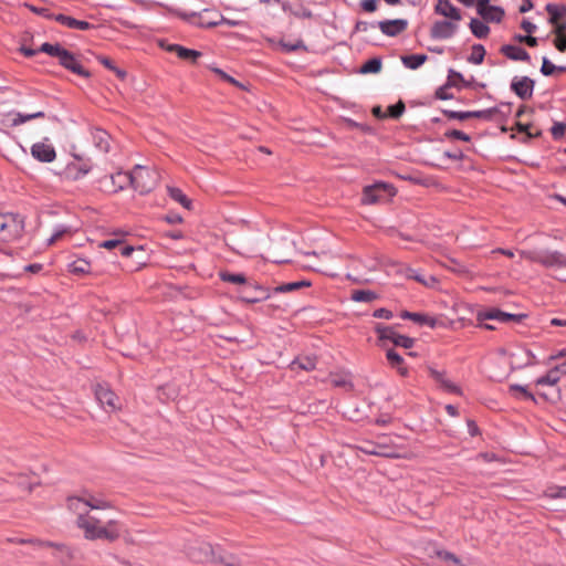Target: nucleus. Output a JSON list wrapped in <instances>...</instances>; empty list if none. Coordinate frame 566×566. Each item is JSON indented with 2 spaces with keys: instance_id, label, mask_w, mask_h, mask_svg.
Instances as JSON below:
<instances>
[{
  "instance_id": "f257e3e1",
  "label": "nucleus",
  "mask_w": 566,
  "mask_h": 566,
  "mask_svg": "<svg viewBox=\"0 0 566 566\" xmlns=\"http://www.w3.org/2000/svg\"><path fill=\"white\" fill-rule=\"evenodd\" d=\"M91 511L87 515L77 517L76 526L83 532L87 541L104 539L114 542L118 539L124 531L123 525L116 520L103 521Z\"/></svg>"
},
{
  "instance_id": "f03ea898",
  "label": "nucleus",
  "mask_w": 566,
  "mask_h": 566,
  "mask_svg": "<svg viewBox=\"0 0 566 566\" xmlns=\"http://www.w3.org/2000/svg\"><path fill=\"white\" fill-rule=\"evenodd\" d=\"M111 505L107 501L101 497H95L92 494H85L83 496H70L67 499V507L74 514L76 518L87 515L91 511L105 510Z\"/></svg>"
},
{
  "instance_id": "7ed1b4c3",
  "label": "nucleus",
  "mask_w": 566,
  "mask_h": 566,
  "mask_svg": "<svg viewBox=\"0 0 566 566\" xmlns=\"http://www.w3.org/2000/svg\"><path fill=\"white\" fill-rule=\"evenodd\" d=\"M24 229L23 220L12 213H0V242H12L19 239Z\"/></svg>"
},
{
  "instance_id": "20e7f679",
  "label": "nucleus",
  "mask_w": 566,
  "mask_h": 566,
  "mask_svg": "<svg viewBox=\"0 0 566 566\" xmlns=\"http://www.w3.org/2000/svg\"><path fill=\"white\" fill-rule=\"evenodd\" d=\"M132 187L140 193L149 192L158 181V172L143 166H135L130 171Z\"/></svg>"
},
{
  "instance_id": "39448f33",
  "label": "nucleus",
  "mask_w": 566,
  "mask_h": 566,
  "mask_svg": "<svg viewBox=\"0 0 566 566\" xmlns=\"http://www.w3.org/2000/svg\"><path fill=\"white\" fill-rule=\"evenodd\" d=\"M396 190L392 185L386 182H376L364 188L361 202L364 205H374L387 200L395 196Z\"/></svg>"
},
{
  "instance_id": "423d86ee",
  "label": "nucleus",
  "mask_w": 566,
  "mask_h": 566,
  "mask_svg": "<svg viewBox=\"0 0 566 566\" xmlns=\"http://www.w3.org/2000/svg\"><path fill=\"white\" fill-rule=\"evenodd\" d=\"M21 544H32L38 547H53L55 549L54 557L62 564L69 565L74 559V552L71 547L64 544H56L52 542H42L39 539H19Z\"/></svg>"
},
{
  "instance_id": "0eeeda50",
  "label": "nucleus",
  "mask_w": 566,
  "mask_h": 566,
  "mask_svg": "<svg viewBox=\"0 0 566 566\" xmlns=\"http://www.w3.org/2000/svg\"><path fill=\"white\" fill-rule=\"evenodd\" d=\"M521 255L547 268H565L566 265V258L558 251H542L536 254L521 252Z\"/></svg>"
},
{
  "instance_id": "6e6552de",
  "label": "nucleus",
  "mask_w": 566,
  "mask_h": 566,
  "mask_svg": "<svg viewBox=\"0 0 566 566\" xmlns=\"http://www.w3.org/2000/svg\"><path fill=\"white\" fill-rule=\"evenodd\" d=\"M460 21L439 20L432 23L430 28V36L434 40L451 39L459 30Z\"/></svg>"
},
{
  "instance_id": "1a4fd4ad",
  "label": "nucleus",
  "mask_w": 566,
  "mask_h": 566,
  "mask_svg": "<svg viewBox=\"0 0 566 566\" xmlns=\"http://www.w3.org/2000/svg\"><path fill=\"white\" fill-rule=\"evenodd\" d=\"M217 549L209 543H196L188 548V556L196 563H208L216 560Z\"/></svg>"
},
{
  "instance_id": "9d476101",
  "label": "nucleus",
  "mask_w": 566,
  "mask_h": 566,
  "mask_svg": "<svg viewBox=\"0 0 566 566\" xmlns=\"http://www.w3.org/2000/svg\"><path fill=\"white\" fill-rule=\"evenodd\" d=\"M95 396L106 411L119 409V398L106 385H97Z\"/></svg>"
},
{
  "instance_id": "9b49d317",
  "label": "nucleus",
  "mask_w": 566,
  "mask_h": 566,
  "mask_svg": "<svg viewBox=\"0 0 566 566\" xmlns=\"http://www.w3.org/2000/svg\"><path fill=\"white\" fill-rule=\"evenodd\" d=\"M31 155L41 163H52L56 157L55 149L48 139L33 144Z\"/></svg>"
},
{
  "instance_id": "f8f14e48",
  "label": "nucleus",
  "mask_w": 566,
  "mask_h": 566,
  "mask_svg": "<svg viewBox=\"0 0 566 566\" xmlns=\"http://www.w3.org/2000/svg\"><path fill=\"white\" fill-rule=\"evenodd\" d=\"M534 81L528 76H515L511 83V90L521 98L528 99L533 95Z\"/></svg>"
},
{
  "instance_id": "ddd939ff",
  "label": "nucleus",
  "mask_w": 566,
  "mask_h": 566,
  "mask_svg": "<svg viewBox=\"0 0 566 566\" xmlns=\"http://www.w3.org/2000/svg\"><path fill=\"white\" fill-rule=\"evenodd\" d=\"M217 12H210L205 10L202 13L192 12L190 14H184V19L190 20L191 22L203 28H213L220 25L219 18H216Z\"/></svg>"
},
{
  "instance_id": "4468645a",
  "label": "nucleus",
  "mask_w": 566,
  "mask_h": 566,
  "mask_svg": "<svg viewBox=\"0 0 566 566\" xmlns=\"http://www.w3.org/2000/svg\"><path fill=\"white\" fill-rule=\"evenodd\" d=\"M92 166L87 160L75 158L65 167L64 174L67 178L76 180L88 174Z\"/></svg>"
},
{
  "instance_id": "2eb2a0df",
  "label": "nucleus",
  "mask_w": 566,
  "mask_h": 566,
  "mask_svg": "<svg viewBox=\"0 0 566 566\" xmlns=\"http://www.w3.org/2000/svg\"><path fill=\"white\" fill-rule=\"evenodd\" d=\"M59 62L63 67L70 70L71 72L80 76H91V73L81 65L76 56L67 50H65V52L62 53V56Z\"/></svg>"
},
{
  "instance_id": "dca6fc26",
  "label": "nucleus",
  "mask_w": 566,
  "mask_h": 566,
  "mask_svg": "<svg viewBox=\"0 0 566 566\" xmlns=\"http://www.w3.org/2000/svg\"><path fill=\"white\" fill-rule=\"evenodd\" d=\"M378 28L387 36H396L408 28L406 19L384 20L378 22Z\"/></svg>"
},
{
  "instance_id": "f3484780",
  "label": "nucleus",
  "mask_w": 566,
  "mask_h": 566,
  "mask_svg": "<svg viewBox=\"0 0 566 566\" xmlns=\"http://www.w3.org/2000/svg\"><path fill=\"white\" fill-rule=\"evenodd\" d=\"M434 12L448 20L461 21V11L454 7L450 0H438L434 6Z\"/></svg>"
},
{
  "instance_id": "a211bd4d",
  "label": "nucleus",
  "mask_w": 566,
  "mask_h": 566,
  "mask_svg": "<svg viewBox=\"0 0 566 566\" xmlns=\"http://www.w3.org/2000/svg\"><path fill=\"white\" fill-rule=\"evenodd\" d=\"M496 112L495 108H489L483 111H473V112H457V111H443L444 115L452 119L464 120L468 118H484L491 119L492 115Z\"/></svg>"
},
{
  "instance_id": "6ab92c4d",
  "label": "nucleus",
  "mask_w": 566,
  "mask_h": 566,
  "mask_svg": "<svg viewBox=\"0 0 566 566\" xmlns=\"http://www.w3.org/2000/svg\"><path fill=\"white\" fill-rule=\"evenodd\" d=\"M430 376L439 384L440 388L447 392L461 395L462 391L459 386L451 381L444 371H440L433 368L429 369Z\"/></svg>"
},
{
  "instance_id": "aec40b11",
  "label": "nucleus",
  "mask_w": 566,
  "mask_h": 566,
  "mask_svg": "<svg viewBox=\"0 0 566 566\" xmlns=\"http://www.w3.org/2000/svg\"><path fill=\"white\" fill-rule=\"evenodd\" d=\"M500 52L512 61L530 62V54L521 46L505 44L502 45Z\"/></svg>"
},
{
  "instance_id": "412c9836",
  "label": "nucleus",
  "mask_w": 566,
  "mask_h": 566,
  "mask_svg": "<svg viewBox=\"0 0 566 566\" xmlns=\"http://www.w3.org/2000/svg\"><path fill=\"white\" fill-rule=\"evenodd\" d=\"M480 317L484 318V319H497L500 322H510V321L520 322L525 317V315L510 314V313L502 312L500 310H490V311L482 313L480 315Z\"/></svg>"
},
{
  "instance_id": "4be33fe9",
  "label": "nucleus",
  "mask_w": 566,
  "mask_h": 566,
  "mask_svg": "<svg viewBox=\"0 0 566 566\" xmlns=\"http://www.w3.org/2000/svg\"><path fill=\"white\" fill-rule=\"evenodd\" d=\"M55 21L60 22L61 24L70 28V29H76V30H88L92 28V24L87 21L77 20L75 18L64 15V14H56L52 17Z\"/></svg>"
},
{
  "instance_id": "5701e85b",
  "label": "nucleus",
  "mask_w": 566,
  "mask_h": 566,
  "mask_svg": "<svg viewBox=\"0 0 566 566\" xmlns=\"http://www.w3.org/2000/svg\"><path fill=\"white\" fill-rule=\"evenodd\" d=\"M401 317L403 319H410L420 325H428L432 328L436 327L437 322H438L437 318H434L432 316H428V315L421 314V313H412V312H408V311H403L401 313Z\"/></svg>"
},
{
  "instance_id": "b1692460",
  "label": "nucleus",
  "mask_w": 566,
  "mask_h": 566,
  "mask_svg": "<svg viewBox=\"0 0 566 566\" xmlns=\"http://www.w3.org/2000/svg\"><path fill=\"white\" fill-rule=\"evenodd\" d=\"M168 51L175 52L178 57L182 60H189L191 62H196L199 56H201V52L184 48L179 44H171L167 46Z\"/></svg>"
},
{
  "instance_id": "393cba45",
  "label": "nucleus",
  "mask_w": 566,
  "mask_h": 566,
  "mask_svg": "<svg viewBox=\"0 0 566 566\" xmlns=\"http://www.w3.org/2000/svg\"><path fill=\"white\" fill-rule=\"evenodd\" d=\"M375 331L378 335L379 345L381 347L386 346V342L389 340L392 344L395 343V337H397L398 333L391 326H385L381 324H377Z\"/></svg>"
},
{
  "instance_id": "a878e982",
  "label": "nucleus",
  "mask_w": 566,
  "mask_h": 566,
  "mask_svg": "<svg viewBox=\"0 0 566 566\" xmlns=\"http://www.w3.org/2000/svg\"><path fill=\"white\" fill-rule=\"evenodd\" d=\"M505 12L503 8L499 6H491L484 11L480 12L479 15L486 22L500 23L504 17Z\"/></svg>"
},
{
  "instance_id": "bb28decb",
  "label": "nucleus",
  "mask_w": 566,
  "mask_h": 566,
  "mask_svg": "<svg viewBox=\"0 0 566 566\" xmlns=\"http://www.w3.org/2000/svg\"><path fill=\"white\" fill-rule=\"evenodd\" d=\"M546 11L549 14V23H558L559 21L566 20V7L560 4L548 3L546 4Z\"/></svg>"
},
{
  "instance_id": "cd10ccee",
  "label": "nucleus",
  "mask_w": 566,
  "mask_h": 566,
  "mask_svg": "<svg viewBox=\"0 0 566 566\" xmlns=\"http://www.w3.org/2000/svg\"><path fill=\"white\" fill-rule=\"evenodd\" d=\"M386 357L391 367L396 368L401 376H406L408 374V369L403 365V358L394 349H387Z\"/></svg>"
},
{
  "instance_id": "c85d7f7f",
  "label": "nucleus",
  "mask_w": 566,
  "mask_h": 566,
  "mask_svg": "<svg viewBox=\"0 0 566 566\" xmlns=\"http://www.w3.org/2000/svg\"><path fill=\"white\" fill-rule=\"evenodd\" d=\"M116 247H120V253L124 256H129L132 254V252L134 251V247L122 245V241L118 239L105 240L99 243V248L107 249V250H112Z\"/></svg>"
},
{
  "instance_id": "c756f323",
  "label": "nucleus",
  "mask_w": 566,
  "mask_h": 566,
  "mask_svg": "<svg viewBox=\"0 0 566 566\" xmlns=\"http://www.w3.org/2000/svg\"><path fill=\"white\" fill-rule=\"evenodd\" d=\"M93 139H94L96 147L99 150H102L104 153H107L109 150V135L105 130L96 129L93 133Z\"/></svg>"
},
{
  "instance_id": "7c9ffc66",
  "label": "nucleus",
  "mask_w": 566,
  "mask_h": 566,
  "mask_svg": "<svg viewBox=\"0 0 566 566\" xmlns=\"http://www.w3.org/2000/svg\"><path fill=\"white\" fill-rule=\"evenodd\" d=\"M426 61H427V55H424V54H411V55H405L401 57L402 64L410 70H417Z\"/></svg>"
},
{
  "instance_id": "2f4dec72",
  "label": "nucleus",
  "mask_w": 566,
  "mask_h": 566,
  "mask_svg": "<svg viewBox=\"0 0 566 566\" xmlns=\"http://www.w3.org/2000/svg\"><path fill=\"white\" fill-rule=\"evenodd\" d=\"M169 197L180 203L186 209H191V200L179 189L176 187H168Z\"/></svg>"
},
{
  "instance_id": "473e14b6",
  "label": "nucleus",
  "mask_w": 566,
  "mask_h": 566,
  "mask_svg": "<svg viewBox=\"0 0 566 566\" xmlns=\"http://www.w3.org/2000/svg\"><path fill=\"white\" fill-rule=\"evenodd\" d=\"M469 27L471 32L479 39L486 38L490 33V28L479 19H471Z\"/></svg>"
},
{
  "instance_id": "72a5a7b5",
  "label": "nucleus",
  "mask_w": 566,
  "mask_h": 566,
  "mask_svg": "<svg viewBox=\"0 0 566 566\" xmlns=\"http://www.w3.org/2000/svg\"><path fill=\"white\" fill-rule=\"evenodd\" d=\"M214 562L224 564L226 566H240L241 565L240 559L235 555L222 552L220 548H217Z\"/></svg>"
},
{
  "instance_id": "f704fd0d",
  "label": "nucleus",
  "mask_w": 566,
  "mask_h": 566,
  "mask_svg": "<svg viewBox=\"0 0 566 566\" xmlns=\"http://www.w3.org/2000/svg\"><path fill=\"white\" fill-rule=\"evenodd\" d=\"M562 374L556 369L555 367L552 368L545 376H542L536 379V385L539 386H554L556 385L560 379Z\"/></svg>"
},
{
  "instance_id": "c9c22d12",
  "label": "nucleus",
  "mask_w": 566,
  "mask_h": 566,
  "mask_svg": "<svg viewBox=\"0 0 566 566\" xmlns=\"http://www.w3.org/2000/svg\"><path fill=\"white\" fill-rule=\"evenodd\" d=\"M115 190H122L128 185L132 186L130 172H117L111 176Z\"/></svg>"
},
{
  "instance_id": "e433bc0d",
  "label": "nucleus",
  "mask_w": 566,
  "mask_h": 566,
  "mask_svg": "<svg viewBox=\"0 0 566 566\" xmlns=\"http://www.w3.org/2000/svg\"><path fill=\"white\" fill-rule=\"evenodd\" d=\"M268 41L272 45H275V44L279 45L285 52H293V51H297L300 49H305V45L302 40H296L294 42L279 41L277 43L272 39H268Z\"/></svg>"
},
{
  "instance_id": "4c0bfd02",
  "label": "nucleus",
  "mask_w": 566,
  "mask_h": 566,
  "mask_svg": "<svg viewBox=\"0 0 566 566\" xmlns=\"http://www.w3.org/2000/svg\"><path fill=\"white\" fill-rule=\"evenodd\" d=\"M316 367V360L312 357H304L291 363V369L296 370L297 368L304 370H313Z\"/></svg>"
},
{
  "instance_id": "58836bf2",
  "label": "nucleus",
  "mask_w": 566,
  "mask_h": 566,
  "mask_svg": "<svg viewBox=\"0 0 566 566\" xmlns=\"http://www.w3.org/2000/svg\"><path fill=\"white\" fill-rule=\"evenodd\" d=\"M69 269L74 274H85L90 272L91 264L85 259H77L69 265Z\"/></svg>"
},
{
  "instance_id": "ea45409f",
  "label": "nucleus",
  "mask_w": 566,
  "mask_h": 566,
  "mask_svg": "<svg viewBox=\"0 0 566 566\" xmlns=\"http://www.w3.org/2000/svg\"><path fill=\"white\" fill-rule=\"evenodd\" d=\"M510 392L513 394L516 398L535 401L533 394L530 392L527 388L524 386L511 385Z\"/></svg>"
},
{
  "instance_id": "a19ab883",
  "label": "nucleus",
  "mask_w": 566,
  "mask_h": 566,
  "mask_svg": "<svg viewBox=\"0 0 566 566\" xmlns=\"http://www.w3.org/2000/svg\"><path fill=\"white\" fill-rule=\"evenodd\" d=\"M39 51L46 53L51 56H55L60 60L62 56V53L65 52V49L62 48L60 44L43 43L40 46Z\"/></svg>"
},
{
  "instance_id": "79ce46f5",
  "label": "nucleus",
  "mask_w": 566,
  "mask_h": 566,
  "mask_svg": "<svg viewBox=\"0 0 566 566\" xmlns=\"http://www.w3.org/2000/svg\"><path fill=\"white\" fill-rule=\"evenodd\" d=\"M41 117H44L43 112H35L32 114L15 113V114H13V117H12V125L18 126V125H21V124L30 120V119L41 118Z\"/></svg>"
},
{
  "instance_id": "37998d69",
  "label": "nucleus",
  "mask_w": 566,
  "mask_h": 566,
  "mask_svg": "<svg viewBox=\"0 0 566 566\" xmlns=\"http://www.w3.org/2000/svg\"><path fill=\"white\" fill-rule=\"evenodd\" d=\"M436 555L446 562L448 566H463L461 560L452 553L448 551L438 549L436 551Z\"/></svg>"
},
{
  "instance_id": "c03bdc74",
  "label": "nucleus",
  "mask_w": 566,
  "mask_h": 566,
  "mask_svg": "<svg viewBox=\"0 0 566 566\" xmlns=\"http://www.w3.org/2000/svg\"><path fill=\"white\" fill-rule=\"evenodd\" d=\"M377 295L373 291L368 290H358L354 291L352 294V300L355 302H371L376 300Z\"/></svg>"
},
{
  "instance_id": "a18cd8bd",
  "label": "nucleus",
  "mask_w": 566,
  "mask_h": 566,
  "mask_svg": "<svg viewBox=\"0 0 566 566\" xmlns=\"http://www.w3.org/2000/svg\"><path fill=\"white\" fill-rule=\"evenodd\" d=\"M381 70V61L380 59L374 57L364 63L360 67V73H378Z\"/></svg>"
},
{
  "instance_id": "49530a36",
  "label": "nucleus",
  "mask_w": 566,
  "mask_h": 566,
  "mask_svg": "<svg viewBox=\"0 0 566 566\" xmlns=\"http://www.w3.org/2000/svg\"><path fill=\"white\" fill-rule=\"evenodd\" d=\"M485 55V50L483 45L475 44L472 46V52L470 56L468 57V61L473 64H481L483 62Z\"/></svg>"
},
{
  "instance_id": "de8ad7c7",
  "label": "nucleus",
  "mask_w": 566,
  "mask_h": 566,
  "mask_svg": "<svg viewBox=\"0 0 566 566\" xmlns=\"http://www.w3.org/2000/svg\"><path fill=\"white\" fill-rule=\"evenodd\" d=\"M308 285H310V283L306 281L291 282V283H285V284H281V285L276 286L275 292L287 293V292H292L300 287L308 286Z\"/></svg>"
},
{
  "instance_id": "09e8293b",
  "label": "nucleus",
  "mask_w": 566,
  "mask_h": 566,
  "mask_svg": "<svg viewBox=\"0 0 566 566\" xmlns=\"http://www.w3.org/2000/svg\"><path fill=\"white\" fill-rule=\"evenodd\" d=\"M220 279L224 282L233 283V284H244L247 279L243 274H234L229 272H221Z\"/></svg>"
},
{
  "instance_id": "8fccbe9b",
  "label": "nucleus",
  "mask_w": 566,
  "mask_h": 566,
  "mask_svg": "<svg viewBox=\"0 0 566 566\" xmlns=\"http://www.w3.org/2000/svg\"><path fill=\"white\" fill-rule=\"evenodd\" d=\"M462 83H464L463 75L452 69L449 70L447 84L451 87H459Z\"/></svg>"
},
{
  "instance_id": "3c124183",
  "label": "nucleus",
  "mask_w": 566,
  "mask_h": 566,
  "mask_svg": "<svg viewBox=\"0 0 566 566\" xmlns=\"http://www.w3.org/2000/svg\"><path fill=\"white\" fill-rule=\"evenodd\" d=\"M415 344V339L405 335L398 334L397 337H395V346H399L402 348H411Z\"/></svg>"
},
{
  "instance_id": "603ef678",
  "label": "nucleus",
  "mask_w": 566,
  "mask_h": 566,
  "mask_svg": "<svg viewBox=\"0 0 566 566\" xmlns=\"http://www.w3.org/2000/svg\"><path fill=\"white\" fill-rule=\"evenodd\" d=\"M405 109L406 107L403 102L399 101L398 103L388 107V114L392 118H398L403 114Z\"/></svg>"
},
{
  "instance_id": "864d4df0",
  "label": "nucleus",
  "mask_w": 566,
  "mask_h": 566,
  "mask_svg": "<svg viewBox=\"0 0 566 566\" xmlns=\"http://www.w3.org/2000/svg\"><path fill=\"white\" fill-rule=\"evenodd\" d=\"M551 359H560L562 361L555 366L562 375H566V350H560L558 354L551 356Z\"/></svg>"
},
{
  "instance_id": "5fc2aeb1",
  "label": "nucleus",
  "mask_w": 566,
  "mask_h": 566,
  "mask_svg": "<svg viewBox=\"0 0 566 566\" xmlns=\"http://www.w3.org/2000/svg\"><path fill=\"white\" fill-rule=\"evenodd\" d=\"M546 494L552 499L566 497V486L549 488Z\"/></svg>"
},
{
  "instance_id": "6e6d98bb",
  "label": "nucleus",
  "mask_w": 566,
  "mask_h": 566,
  "mask_svg": "<svg viewBox=\"0 0 566 566\" xmlns=\"http://www.w3.org/2000/svg\"><path fill=\"white\" fill-rule=\"evenodd\" d=\"M566 132V124L555 123L551 129V133L555 139H558L564 136Z\"/></svg>"
},
{
  "instance_id": "4d7b16f0",
  "label": "nucleus",
  "mask_w": 566,
  "mask_h": 566,
  "mask_svg": "<svg viewBox=\"0 0 566 566\" xmlns=\"http://www.w3.org/2000/svg\"><path fill=\"white\" fill-rule=\"evenodd\" d=\"M451 86L448 85L447 83L439 87L437 91H436V97L439 98V99H451L453 98V95L450 94L448 91Z\"/></svg>"
},
{
  "instance_id": "13d9d810",
  "label": "nucleus",
  "mask_w": 566,
  "mask_h": 566,
  "mask_svg": "<svg viewBox=\"0 0 566 566\" xmlns=\"http://www.w3.org/2000/svg\"><path fill=\"white\" fill-rule=\"evenodd\" d=\"M514 40L517 41V42H524L526 43L528 46H536L537 45V39L532 36L531 34L528 35H521V34H517L514 36Z\"/></svg>"
},
{
  "instance_id": "bf43d9fd",
  "label": "nucleus",
  "mask_w": 566,
  "mask_h": 566,
  "mask_svg": "<svg viewBox=\"0 0 566 566\" xmlns=\"http://www.w3.org/2000/svg\"><path fill=\"white\" fill-rule=\"evenodd\" d=\"M555 70H556V66L553 63H551L547 57H543V64L541 67V72L544 75L548 76V75H552Z\"/></svg>"
},
{
  "instance_id": "052dcab7",
  "label": "nucleus",
  "mask_w": 566,
  "mask_h": 566,
  "mask_svg": "<svg viewBox=\"0 0 566 566\" xmlns=\"http://www.w3.org/2000/svg\"><path fill=\"white\" fill-rule=\"evenodd\" d=\"M216 18H219L220 24H227L229 27H239L244 24L243 21L224 18L220 13H216Z\"/></svg>"
},
{
  "instance_id": "680f3d73",
  "label": "nucleus",
  "mask_w": 566,
  "mask_h": 566,
  "mask_svg": "<svg viewBox=\"0 0 566 566\" xmlns=\"http://www.w3.org/2000/svg\"><path fill=\"white\" fill-rule=\"evenodd\" d=\"M306 254H307V255H314V256H321V258H323V259H324V260H326V261H329V260H332V259H334V258H338V256H340V254H339V253H333L332 251H322V252H319V253H317V252L313 251V252H308V253H306Z\"/></svg>"
},
{
  "instance_id": "e2e57ef3",
  "label": "nucleus",
  "mask_w": 566,
  "mask_h": 566,
  "mask_svg": "<svg viewBox=\"0 0 566 566\" xmlns=\"http://www.w3.org/2000/svg\"><path fill=\"white\" fill-rule=\"evenodd\" d=\"M360 6L366 12H375L377 10L378 2L377 0H361Z\"/></svg>"
},
{
  "instance_id": "0e129e2a",
  "label": "nucleus",
  "mask_w": 566,
  "mask_h": 566,
  "mask_svg": "<svg viewBox=\"0 0 566 566\" xmlns=\"http://www.w3.org/2000/svg\"><path fill=\"white\" fill-rule=\"evenodd\" d=\"M447 136L448 137H452L454 139L462 140V142H469L470 140V136L469 135H467L465 133H463L461 130H458V129L450 130L449 133H447Z\"/></svg>"
},
{
  "instance_id": "69168bd1",
  "label": "nucleus",
  "mask_w": 566,
  "mask_h": 566,
  "mask_svg": "<svg viewBox=\"0 0 566 566\" xmlns=\"http://www.w3.org/2000/svg\"><path fill=\"white\" fill-rule=\"evenodd\" d=\"M67 232V229L65 227H59L54 233L51 235V238L48 240V244L51 245L54 242H56L64 233Z\"/></svg>"
},
{
  "instance_id": "338daca9",
  "label": "nucleus",
  "mask_w": 566,
  "mask_h": 566,
  "mask_svg": "<svg viewBox=\"0 0 566 566\" xmlns=\"http://www.w3.org/2000/svg\"><path fill=\"white\" fill-rule=\"evenodd\" d=\"M373 315H374V317L385 318V319H390L394 316L392 312L387 308H378L374 312Z\"/></svg>"
},
{
  "instance_id": "774afa93",
  "label": "nucleus",
  "mask_w": 566,
  "mask_h": 566,
  "mask_svg": "<svg viewBox=\"0 0 566 566\" xmlns=\"http://www.w3.org/2000/svg\"><path fill=\"white\" fill-rule=\"evenodd\" d=\"M555 46L560 52H566V34L565 35H557L555 39Z\"/></svg>"
}]
</instances>
